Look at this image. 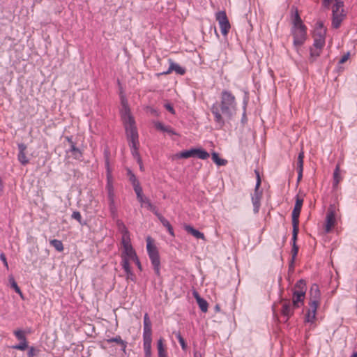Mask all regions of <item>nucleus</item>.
<instances>
[{"instance_id":"obj_1","label":"nucleus","mask_w":357,"mask_h":357,"mask_svg":"<svg viewBox=\"0 0 357 357\" xmlns=\"http://www.w3.org/2000/svg\"><path fill=\"white\" fill-rule=\"evenodd\" d=\"M211 111L218 129H222L236 113V98L231 92L223 90L220 95V101L213 104Z\"/></svg>"},{"instance_id":"obj_2","label":"nucleus","mask_w":357,"mask_h":357,"mask_svg":"<svg viewBox=\"0 0 357 357\" xmlns=\"http://www.w3.org/2000/svg\"><path fill=\"white\" fill-rule=\"evenodd\" d=\"M123 119L126 133L131 149V153L132 156L137 160V162H141V157L139 155V139L138 132L135 126V122L133 117L130 114V109L125 107V112L122 115Z\"/></svg>"},{"instance_id":"obj_3","label":"nucleus","mask_w":357,"mask_h":357,"mask_svg":"<svg viewBox=\"0 0 357 357\" xmlns=\"http://www.w3.org/2000/svg\"><path fill=\"white\" fill-rule=\"evenodd\" d=\"M151 321L147 313L144 316L143 342L145 357H151L152 328Z\"/></svg>"},{"instance_id":"obj_4","label":"nucleus","mask_w":357,"mask_h":357,"mask_svg":"<svg viewBox=\"0 0 357 357\" xmlns=\"http://www.w3.org/2000/svg\"><path fill=\"white\" fill-rule=\"evenodd\" d=\"M146 250L154 272L159 277L160 276V255L157 247L153 244V241L150 236L146 238Z\"/></svg>"},{"instance_id":"obj_5","label":"nucleus","mask_w":357,"mask_h":357,"mask_svg":"<svg viewBox=\"0 0 357 357\" xmlns=\"http://www.w3.org/2000/svg\"><path fill=\"white\" fill-rule=\"evenodd\" d=\"M125 229V233L123 235L122 237V246L123 248V251L121 255V265L123 264V259H127L128 262H129L130 260H132L135 259L137 255L136 254L135 250L133 249L131 243H130V238L128 235V231Z\"/></svg>"},{"instance_id":"obj_6","label":"nucleus","mask_w":357,"mask_h":357,"mask_svg":"<svg viewBox=\"0 0 357 357\" xmlns=\"http://www.w3.org/2000/svg\"><path fill=\"white\" fill-rule=\"evenodd\" d=\"M291 32L294 38V45L296 47L303 45L307 38L306 26L291 27Z\"/></svg>"},{"instance_id":"obj_7","label":"nucleus","mask_w":357,"mask_h":357,"mask_svg":"<svg viewBox=\"0 0 357 357\" xmlns=\"http://www.w3.org/2000/svg\"><path fill=\"white\" fill-rule=\"evenodd\" d=\"M180 158H188L190 157H197L199 159L206 160L209 157V153L203 149H191L181 151L177 155Z\"/></svg>"},{"instance_id":"obj_8","label":"nucleus","mask_w":357,"mask_h":357,"mask_svg":"<svg viewBox=\"0 0 357 357\" xmlns=\"http://www.w3.org/2000/svg\"><path fill=\"white\" fill-rule=\"evenodd\" d=\"M215 19L218 22L221 33L227 36L231 29V25L225 11H218L215 14Z\"/></svg>"},{"instance_id":"obj_9","label":"nucleus","mask_w":357,"mask_h":357,"mask_svg":"<svg viewBox=\"0 0 357 357\" xmlns=\"http://www.w3.org/2000/svg\"><path fill=\"white\" fill-rule=\"evenodd\" d=\"M335 213L334 208L331 206L328 209L326 217V225L324 230L326 233H329L335 224Z\"/></svg>"},{"instance_id":"obj_10","label":"nucleus","mask_w":357,"mask_h":357,"mask_svg":"<svg viewBox=\"0 0 357 357\" xmlns=\"http://www.w3.org/2000/svg\"><path fill=\"white\" fill-rule=\"evenodd\" d=\"M303 199L298 195L296 197V203L291 213L292 223H299V216L301 211Z\"/></svg>"},{"instance_id":"obj_11","label":"nucleus","mask_w":357,"mask_h":357,"mask_svg":"<svg viewBox=\"0 0 357 357\" xmlns=\"http://www.w3.org/2000/svg\"><path fill=\"white\" fill-rule=\"evenodd\" d=\"M320 297H321V294H320L319 286L316 284H313L311 286V288L310 290L309 305H311L313 303H314L316 306L319 307V305L320 304Z\"/></svg>"},{"instance_id":"obj_12","label":"nucleus","mask_w":357,"mask_h":357,"mask_svg":"<svg viewBox=\"0 0 357 357\" xmlns=\"http://www.w3.org/2000/svg\"><path fill=\"white\" fill-rule=\"evenodd\" d=\"M326 32L314 31V47L323 48L325 45Z\"/></svg>"},{"instance_id":"obj_13","label":"nucleus","mask_w":357,"mask_h":357,"mask_svg":"<svg viewBox=\"0 0 357 357\" xmlns=\"http://www.w3.org/2000/svg\"><path fill=\"white\" fill-rule=\"evenodd\" d=\"M293 304L291 305L289 301H286L282 303L281 313L282 315L285 318V321L293 315L294 309Z\"/></svg>"},{"instance_id":"obj_14","label":"nucleus","mask_w":357,"mask_h":357,"mask_svg":"<svg viewBox=\"0 0 357 357\" xmlns=\"http://www.w3.org/2000/svg\"><path fill=\"white\" fill-rule=\"evenodd\" d=\"M305 293L303 290H294L293 293V305L294 307H299L300 303L303 305Z\"/></svg>"},{"instance_id":"obj_15","label":"nucleus","mask_w":357,"mask_h":357,"mask_svg":"<svg viewBox=\"0 0 357 357\" xmlns=\"http://www.w3.org/2000/svg\"><path fill=\"white\" fill-rule=\"evenodd\" d=\"M262 192L259 189L255 188L254 194L252 195V202L253 204V211L257 213L260 207V200L261 198Z\"/></svg>"},{"instance_id":"obj_16","label":"nucleus","mask_w":357,"mask_h":357,"mask_svg":"<svg viewBox=\"0 0 357 357\" xmlns=\"http://www.w3.org/2000/svg\"><path fill=\"white\" fill-rule=\"evenodd\" d=\"M291 21L292 27L305 26L303 23V21L300 17L297 8L294 6L291 8Z\"/></svg>"},{"instance_id":"obj_17","label":"nucleus","mask_w":357,"mask_h":357,"mask_svg":"<svg viewBox=\"0 0 357 357\" xmlns=\"http://www.w3.org/2000/svg\"><path fill=\"white\" fill-rule=\"evenodd\" d=\"M18 149H19V153H18V160L22 165H26L29 163V160L26 156L25 151L26 149V145L21 143L18 144Z\"/></svg>"},{"instance_id":"obj_18","label":"nucleus","mask_w":357,"mask_h":357,"mask_svg":"<svg viewBox=\"0 0 357 357\" xmlns=\"http://www.w3.org/2000/svg\"><path fill=\"white\" fill-rule=\"evenodd\" d=\"M172 71H175L177 74L181 75H184L185 73V70L183 68H182L178 64H177L170 60V65H169V67L167 71L164 72L162 74L167 75V74L172 73Z\"/></svg>"},{"instance_id":"obj_19","label":"nucleus","mask_w":357,"mask_h":357,"mask_svg":"<svg viewBox=\"0 0 357 357\" xmlns=\"http://www.w3.org/2000/svg\"><path fill=\"white\" fill-rule=\"evenodd\" d=\"M309 309L305 315V321L307 322L312 323L316 318V312L318 306H316L315 303H313L311 305H309Z\"/></svg>"},{"instance_id":"obj_20","label":"nucleus","mask_w":357,"mask_h":357,"mask_svg":"<svg viewBox=\"0 0 357 357\" xmlns=\"http://www.w3.org/2000/svg\"><path fill=\"white\" fill-rule=\"evenodd\" d=\"M184 229L188 233L190 234L196 238H197V239L200 238V239H203V240L205 239L204 234L202 232H200L199 231L195 229L193 227H192L189 225H185L184 226Z\"/></svg>"},{"instance_id":"obj_21","label":"nucleus","mask_w":357,"mask_h":357,"mask_svg":"<svg viewBox=\"0 0 357 357\" xmlns=\"http://www.w3.org/2000/svg\"><path fill=\"white\" fill-rule=\"evenodd\" d=\"M155 127L156 129L160 130V131H162V132H167L168 133L169 135H176L177 133L174 131V130L169 126H165L161 122H156L155 123Z\"/></svg>"},{"instance_id":"obj_22","label":"nucleus","mask_w":357,"mask_h":357,"mask_svg":"<svg viewBox=\"0 0 357 357\" xmlns=\"http://www.w3.org/2000/svg\"><path fill=\"white\" fill-rule=\"evenodd\" d=\"M333 1L335 3L333 6V8H332L333 15H335V14L343 15L344 14V10H343L344 3H343V2L340 0H333Z\"/></svg>"},{"instance_id":"obj_23","label":"nucleus","mask_w":357,"mask_h":357,"mask_svg":"<svg viewBox=\"0 0 357 357\" xmlns=\"http://www.w3.org/2000/svg\"><path fill=\"white\" fill-rule=\"evenodd\" d=\"M122 267L126 273L127 279H129V280H131L133 281L135 280V274L133 273V272L131 271L130 264H129V262H128L127 259H123V264H122Z\"/></svg>"},{"instance_id":"obj_24","label":"nucleus","mask_w":357,"mask_h":357,"mask_svg":"<svg viewBox=\"0 0 357 357\" xmlns=\"http://www.w3.org/2000/svg\"><path fill=\"white\" fill-rule=\"evenodd\" d=\"M106 342L107 343L116 342V344L121 346V350L123 351H126V348L127 347V342L126 341L123 340L121 339V336H119V335H117L114 337H112L109 339H107Z\"/></svg>"},{"instance_id":"obj_25","label":"nucleus","mask_w":357,"mask_h":357,"mask_svg":"<svg viewBox=\"0 0 357 357\" xmlns=\"http://www.w3.org/2000/svg\"><path fill=\"white\" fill-rule=\"evenodd\" d=\"M345 17V15H337L335 14V15H333L332 19V26L334 29H337L340 27L342 20H344Z\"/></svg>"},{"instance_id":"obj_26","label":"nucleus","mask_w":357,"mask_h":357,"mask_svg":"<svg viewBox=\"0 0 357 357\" xmlns=\"http://www.w3.org/2000/svg\"><path fill=\"white\" fill-rule=\"evenodd\" d=\"M159 220L162 223V225L167 229L169 234L172 236H174V232L172 226L169 223V222L164 218L162 215L161 217H159Z\"/></svg>"},{"instance_id":"obj_27","label":"nucleus","mask_w":357,"mask_h":357,"mask_svg":"<svg viewBox=\"0 0 357 357\" xmlns=\"http://www.w3.org/2000/svg\"><path fill=\"white\" fill-rule=\"evenodd\" d=\"M157 348L158 351V357H167L166 351L165 349L162 338H160L158 340Z\"/></svg>"},{"instance_id":"obj_28","label":"nucleus","mask_w":357,"mask_h":357,"mask_svg":"<svg viewBox=\"0 0 357 357\" xmlns=\"http://www.w3.org/2000/svg\"><path fill=\"white\" fill-rule=\"evenodd\" d=\"M133 189L136 193L137 199L141 203H145L147 198H144L142 194V188L140 185L133 187Z\"/></svg>"},{"instance_id":"obj_29","label":"nucleus","mask_w":357,"mask_h":357,"mask_svg":"<svg viewBox=\"0 0 357 357\" xmlns=\"http://www.w3.org/2000/svg\"><path fill=\"white\" fill-rule=\"evenodd\" d=\"M212 160L219 166H224L227 163L226 160L220 158L218 153L216 152H213L212 153Z\"/></svg>"},{"instance_id":"obj_30","label":"nucleus","mask_w":357,"mask_h":357,"mask_svg":"<svg viewBox=\"0 0 357 357\" xmlns=\"http://www.w3.org/2000/svg\"><path fill=\"white\" fill-rule=\"evenodd\" d=\"M9 282L10 284L11 288L14 289L16 293H17L22 298H23V294L20 289V288L18 287L17 282H15L14 278L13 276H9Z\"/></svg>"},{"instance_id":"obj_31","label":"nucleus","mask_w":357,"mask_h":357,"mask_svg":"<svg viewBox=\"0 0 357 357\" xmlns=\"http://www.w3.org/2000/svg\"><path fill=\"white\" fill-rule=\"evenodd\" d=\"M341 181L340 175V165H337L333 172V185L337 186Z\"/></svg>"},{"instance_id":"obj_32","label":"nucleus","mask_w":357,"mask_h":357,"mask_svg":"<svg viewBox=\"0 0 357 357\" xmlns=\"http://www.w3.org/2000/svg\"><path fill=\"white\" fill-rule=\"evenodd\" d=\"M292 245L296 244L298 234L299 231V223H292Z\"/></svg>"},{"instance_id":"obj_33","label":"nucleus","mask_w":357,"mask_h":357,"mask_svg":"<svg viewBox=\"0 0 357 357\" xmlns=\"http://www.w3.org/2000/svg\"><path fill=\"white\" fill-rule=\"evenodd\" d=\"M70 151L72 152L73 156L75 159L79 160L82 157L81 151L76 147L75 144L70 146Z\"/></svg>"},{"instance_id":"obj_34","label":"nucleus","mask_w":357,"mask_h":357,"mask_svg":"<svg viewBox=\"0 0 357 357\" xmlns=\"http://www.w3.org/2000/svg\"><path fill=\"white\" fill-rule=\"evenodd\" d=\"M144 204L146 205L148 209L153 212L158 217V219L159 217L162 216V215L158 212L156 206L153 205L149 199H146V202Z\"/></svg>"},{"instance_id":"obj_35","label":"nucleus","mask_w":357,"mask_h":357,"mask_svg":"<svg viewBox=\"0 0 357 357\" xmlns=\"http://www.w3.org/2000/svg\"><path fill=\"white\" fill-rule=\"evenodd\" d=\"M50 243L53 246L57 251L62 252L63 250V245L60 240L53 239L50 241Z\"/></svg>"},{"instance_id":"obj_36","label":"nucleus","mask_w":357,"mask_h":357,"mask_svg":"<svg viewBox=\"0 0 357 357\" xmlns=\"http://www.w3.org/2000/svg\"><path fill=\"white\" fill-rule=\"evenodd\" d=\"M321 50L322 48H310V59L312 61H314L318 56H319Z\"/></svg>"},{"instance_id":"obj_37","label":"nucleus","mask_w":357,"mask_h":357,"mask_svg":"<svg viewBox=\"0 0 357 357\" xmlns=\"http://www.w3.org/2000/svg\"><path fill=\"white\" fill-rule=\"evenodd\" d=\"M200 310L203 312H206L208 310V304L207 301L204 298H199L198 301L197 302Z\"/></svg>"},{"instance_id":"obj_38","label":"nucleus","mask_w":357,"mask_h":357,"mask_svg":"<svg viewBox=\"0 0 357 357\" xmlns=\"http://www.w3.org/2000/svg\"><path fill=\"white\" fill-rule=\"evenodd\" d=\"M303 158L304 153L301 151L299 153L297 158V170L303 171Z\"/></svg>"},{"instance_id":"obj_39","label":"nucleus","mask_w":357,"mask_h":357,"mask_svg":"<svg viewBox=\"0 0 357 357\" xmlns=\"http://www.w3.org/2000/svg\"><path fill=\"white\" fill-rule=\"evenodd\" d=\"M174 333L176 334V337L178 339V340L181 346L182 349L183 351H185L187 349L188 346H187V344H186L184 338L181 335V333L177 332V333Z\"/></svg>"},{"instance_id":"obj_40","label":"nucleus","mask_w":357,"mask_h":357,"mask_svg":"<svg viewBox=\"0 0 357 357\" xmlns=\"http://www.w3.org/2000/svg\"><path fill=\"white\" fill-rule=\"evenodd\" d=\"M128 175L133 187L140 185L135 175L130 170H128Z\"/></svg>"},{"instance_id":"obj_41","label":"nucleus","mask_w":357,"mask_h":357,"mask_svg":"<svg viewBox=\"0 0 357 357\" xmlns=\"http://www.w3.org/2000/svg\"><path fill=\"white\" fill-rule=\"evenodd\" d=\"M12 348L14 349L24 351L28 348L27 341H20V344L12 346Z\"/></svg>"},{"instance_id":"obj_42","label":"nucleus","mask_w":357,"mask_h":357,"mask_svg":"<svg viewBox=\"0 0 357 357\" xmlns=\"http://www.w3.org/2000/svg\"><path fill=\"white\" fill-rule=\"evenodd\" d=\"M296 290H303L304 293L306 291V283L304 280H299L295 285Z\"/></svg>"},{"instance_id":"obj_43","label":"nucleus","mask_w":357,"mask_h":357,"mask_svg":"<svg viewBox=\"0 0 357 357\" xmlns=\"http://www.w3.org/2000/svg\"><path fill=\"white\" fill-rule=\"evenodd\" d=\"M298 246L296 244L292 245V248H291L292 257H291L290 266L293 267L294 260L298 254Z\"/></svg>"},{"instance_id":"obj_44","label":"nucleus","mask_w":357,"mask_h":357,"mask_svg":"<svg viewBox=\"0 0 357 357\" xmlns=\"http://www.w3.org/2000/svg\"><path fill=\"white\" fill-rule=\"evenodd\" d=\"M14 335L20 341H26V336L24 331L22 330H16L14 331Z\"/></svg>"},{"instance_id":"obj_45","label":"nucleus","mask_w":357,"mask_h":357,"mask_svg":"<svg viewBox=\"0 0 357 357\" xmlns=\"http://www.w3.org/2000/svg\"><path fill=\"white\" fill-rule=\"evenodd\" d=\"M314 31H324L326 33V28L324 26V22L322 21H318L316 23Z\"/></svg>"},{"instance_id":"obj_46","label":"nucleus","mask_w":357,"mask_h":357,"mask_svg":"<svg viewBox=\"0 0 357 357\" xmlns=\"http://www.w3.org/2000/svg\"><path fill=\"white\" fill-rule=\"evenodd\" d=\"M109 211H110L111 215L112 216L113 218H114L116 217V213H117V210H116V207L115 206L114 202H109Z\"/></svg>"},{"instance_id":"obj_47","label":"nucleus","mask_w":357,"mask_h":357,"mask_svg":"<svg viewBox=\"0 0 357 357\" xmlns=\"http://www.w3.org/2000/svg\"><path fill=\"white\" fill-rule=\"evenodd\" d=\"M71 218L76 220L79 224L83 225L82 222V215L79 211H74L71 215Z\"/></svg>"},{"instance_id":"obj_48","label":"nucleus","mask_w":357,"mask_h":357,"mask_svg":"<svg viewBox=\"0 0 357 357\" xmlns=\"http://www.w3.org/2000/svg\"><path fill=\"white\" fill-rule=\"evenodd\" d=\"M109 151L107 149H105L104 151V156H105V167H107V172L109 173Z\"/></svg>"},{"instance_id":"obj_49","label":"nucleus","mask_w":357,"mask_h":357,"mask_svg":"<svg viewBox=\"0 0 357 357\" xmlns=\"http://www.w3.org/2000/svg\"><path fill=\"white\" fill-rule=\"evenodd\" d=\"M39 352L38 349H35L33 347H29V351L27 353V357H33L37 355Z\"/></svg>"},{"instance_id":"obj_50","label":"nucleus","mask_w":357,"mask_h":357,"mask_svg":"<svg viewBox=\"0 0 357 357\" xmlns=\"http://www.w3.org/2000/svg\"><path fill=\"white\" fill-rule=\"evenodd\" d=\"M255 174H256V179H257L255 188H257V189H259V187H260V185H261V180L260 174H259V171H258V170H257V169H255Z\"/></svg>"},{"instance_id":"obj_51","label":"nucleus","mask_w":357,"mask_h":357,"mask_svg":"<svg viewBox=\"0 0 357 357\" xmlns=\"http://www.w3.org/2000/svg\"><path fill=\"white\" fill-rule=\"evenodd\" d=\"M0 259L2 261V262L3 263L4 266L8 270L9 268V266H8V262H7V259H6V255L3 253H1L0 255Z\"/></svg>"},{"instance_id":"obj_52","label":"nucleus","mask_w":357,"mask_h":357,"mask_svg":"<svg viewBox=\"0 0 357 357\" xmlns=\"http://www.w3.org/2000/svg\"><path fill=\"white\" fill-rule=\"evenodd\" d=\"M349 56H350L349 52H347V54H344L342 56V58L340 59V60L339 61V63L342 64V63H344V62H346L349 59Z\"/></svg>"},{"instance_id":"obj_53","label":"nucleus","mask_w":357,"mask_h":357,"mask_svg":"<svg viewBox=\"0 0 357 357\" xmlns=\"http://www.w3.org/2000/svg\"><path fill=\"white\" fill-rule=\"evenodd\" d=\"M107 197H108L109 202H114L115 195H114V191L107 192Z\"/></svg>"},{"instance_id":"obj_54","label":"nucleus","mask_w":357,"mask_h":357,"mask_svg":"<svg viewBox=\"0 0 357 357\" xmlns=\"http://www.w3.org/2000/svg\"><path fill=\"white\" fill-rule=\"evenodd\" d=\"M132 261L135 263V264L137 265V268L142 271V264L140 263V261L138 258V257L137 256L135 259H132Z\"/></svg>"},{"instance_id":"obj_55","label":"nucleus","mask_w":357,"mask_h":357,"mask_svg":"<svg viewBox=\"0 0 357 357\" xmlns=\"http://www.w3.org/2000/svg\"><path fill=\"white\" fill-rule=\"evenodd\" d=\"M106 188L107 190V192L114 191L113 185H112V182L110 181H109V180L107 181V185H106Z\"/></svg>"},{"instance_id":"obj_56","label":"nucleus","mask_w":357,"mask_h":357,"mask_svg":"<svg viewBox=\"0 0 357 357\" xmlns=\"http://www.w3.org/2000/svg\"><path fill=\"white\" fill-rule=\"evenodd\" d=\"M165 107L166 108L167 110L170 112L172 114H174V107H172V105L171 104H169V103L165 104Z\"/></svg>"},{"instance_id":"obj_57","label":"nucleus","mask_w":357,"mask_h":357,"mask_svg":"<svg viewBox=\"0 0 357 357\" xmlns=\"http://www.w3.org/2000/svg\"><path fill=\"white\" fill-rule=\"evenodd\" d=\"M333 1V0H322L323 6L326 8H329L331 3Z\"/></svg>"},{"instance_id":"obj_58","label":"nucleus","mask_w":357,"mask_h":357,"mask_svg":"<svg viewBox=\"0 0 357 357\" xmlns=\"http://www.w3.org/2000/svg\"><path fill=\"white\" fill-rule=\"evenodd\" d=\"M192 295H193L194 298L196 299L197 302L198 301L199 298H202V297L199 296V293L196 291H193Z\"/></svg>"},{"instance_id":"obj_59","label":"nucleus","mask_w":357,"mask_h":357,"mask_svg":"<svg viewBox=\"0 0 357 357\" xmlns=\"http://www.w3.org/2000/svg\"><path fill=\"white\" fill-rule=\"evenodd\" d=\"M298 171V182L300 181V180L302 178L303 176V171L301 170H297Z\"/></svg>"},{"instance_id":"obj_60","label":"nucleus","mask_w":357,"mask_h":357,"mask_svg":"<svg viewBox=\"0 0 357 357\" xmlns=\"http://www.w3.org/2000/svg\"><path fill=\"white\" fill-rule=\"evenodd\" d=\"M66 139L69 142L70 146H72V144H75V143L73 141L72 137H66Z\"/></svg>"},{"instance_id":"obj_61","label":"nucleus","mask_w":357,"mask_h":357,"mask_svg":"<svg viewBox=\"0 0 357 357\" xmlns=\"http://www.w3.org/2000/svg\"><path fill=\"white\" fill-rule=\"evenodd\" d=\"M137 163L139 165L140 170L141 171H144V166H143V164H142V160H141V162H137Z\"/></svg>"},{"instance_id":"obj_62","label":"nucleus","mask_w":357,"mask_h":357,"mask_svg":"<svg viewBox=\"0 0 357 357\" xmlns=\"http://www.w3.org/2000/svg\"><path fill=\"white\" fill-rule=\"evenodd\" d=\"M242 123H245L246 121H247V119H246V116H245V113L244 112L243 114V118H242Z\"/></svg>"},{"instance_id":"obj_63","label":"nucleus","mask_w":357,"mask_h":357,"mask_svg":"<svg viewBox=\"0 0 357 357\" xmlns=\"http://www.w3.org/2000/svg\"><path fill=\"white\" fill-rule=\"evenodd\" d=\"M350 357H357V352L353 354Z\"/></svg>"},{"instance_id":"obj_64","label":"nucleus","mask_w":357,"mask_h":357,"mask_svg":"<svg viewBox=\"0 0 357 357\" xmlns=\"http://www.w3.org/2000/svg\"><path fill=\"white\" fill-rule=\"evenodd\" d=\"M194 357H197V353H195Z\"/></svg>"}]
</instances>
